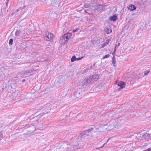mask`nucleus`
Masks as SVG:
<instances>
[{"label": "nucleus", "mask_w": 151, "mask_h": 151, "mask_svg": "<svg viewBox=\"0 0 151 151\" xmlns=\"http://www.w3.org/2000/svg\"><path fill=\"white\" fill-rule=\"evenodd\" d=\"M72 35L71 34L68 33L64 35L60 39L61 41L62 42L63 41V42L65 43V42H67L71 38Z\"/></svg>", "instance_id": "nucleus-1"}, {"label": "nucleus", "mask_w": 151, "mask_h": 151, "mask_svg": "<svg viewBox=\"0 0 151 151\" xmlns=\"http://www.w3.org/2000/svg\"><path fill=\"white\" fill-rule=\"evenodd\" d=\"M54 35L53 34L50 33H47L46 35L45 39L47 41H52Z\"/></svg>", "instance_id": "nucleus-2"}, {"label": "nucleus", "mask_w": 151, "mask_h": 151, "mask_svg": "<svg viewBox=\"0 0 151 151\" xmlns=\"http://www.w3.org/2000/svg\"><path fill=\"white\" fill-rule=\"evenodd\" d=\"M115 83L120 86L119 90L124 88L125 86V83L124 82L117 81H115Z\"/></svg>", "instance_id": "nucleus-3"}, {"label": "nucleus", "mask_w": 151, "mask_h": 151, "mask_svg": "<svg viewBox=\"0 0 151 151\" xmlns=\"http://www.w3.org/2000/svg\"><path fill=\"white\" fill-rule=\"evenodd\" d=\"M92 82L89 77L85 78L82 82V85L83 86H87L89 85L91 82Z\"/></svg>", "instance_id": "nucleus-4"}, {"label": "nucleus", "mask_w": 151, "mask_h": 151, "mask_svg": "<svg viewBox=\"0 0 151 151\" xmlns=\"http://www.w3.org/2000/svg\"><path fill=\"white\" fill-rule=\"evenodd\" d=\"M89 77L92 82H94L96 81L99 79V76L98 74H95Z\"/></svg>", "instance_id": "nucleus-5"}, {"label": "nucleus", "mask_w": 151, "mask_h": 151, "mask_svg": "<svg viewBox=\"0 0 151 151\" xmlns=\"http://www.w3.org/2000/svg\"><path fill=\"white\" fill-rule=\"evenodd\" d=\"M102 5L97 4L95 6V9L98 12H101L102 11Z\"/></svg>", "instance_id": "nucleus-6"}, {"label": "nucleus", "mask_w": 151, "mask_h": 151, "mask_svg": "<svg viewBox=\"0 0 151 151\" xmlns=\"http://www.w3.org/2000/svg\"><path fill=\"white\" fill-rule=\"evenodd\" d=\"M92 68V66H90V67H88L87 68H86L85 69H84L82 70L80 72V74H83V73H86L89 70H90Z\"/></svg>", "instance_id": "nucleus-7"}, {"label": "nucleus", "mask_w": 151, "mask_h": 151, "mask_svg": "<svg viewBox=\"0 0 151 151\" xmlns=\"http://www.w3.org/2000/svg\"><path fill=\"white\" fill-rule=\"evenodd\" d=\"M118 19L116 15H114L111 17H110L109 20L110 21H116Z\"/></svg>", "instance_id": "nucleus-8"}, {"label": "nucleus", "mask_w": 151, "mask_h": 151, "mask_svg": "<svg viewBox=\"0 0 151 151\" xmlns=\"http://www.w3.org/2000/svg\"><path fill=\"white\" fill-rule=\"evenodd\" d=\"M136 9V6L134 5H130L128 7V9L131 11H133Z\"/></svg>", "instance_id": "nucleus-9"}, {"label": "nucleus", "mask_w": 151, "mask_h": 151, "mask_svg": "<svg viewBox=\"0 0 151 151\" xmlns=\"http://www.w3.org/2000/svg\"><path fill=\"white\" fill-rule=\"evenodd\" d=\"M76 149V146H72L68 149V151H74Z\"/></svg>", "instance_id": "nucleus-10"}, {"label": "nucleus", "mask_w": 151, "mask_h": 151, "mask_svg": "<svg viewBox=\"0 0 151 151\" xmlns=\"http://www.w3.org/2000/svg\"><path fill=\"white\" fill-rule=\"evenodd\" d=\"M116 60L115 58V57L114 56L112 58V63L113 64V66L114 67H115L116 66Z\"/></svg>", "instance_id": "nucleus-11"}, {"label": "nucleus", "mask_w": 151, "mask_h": 151, "mask_svg": "<svg viewBox=\"0 0 151 151\" xmlns=\"http://www.w3.org/2000/svg\"><path fill=\"white\" fill-rule=\"evenodd\" d=\"M105 31L106 33L109 34L112 32V30L110 28H107L105 29Z\"/></svg>", "instance_id": "nucleus-12"}, {"label": "nucleus", "mask_w": 151, "mask_h": 151, "mask_svg": "<svg viewBox=\"0 0 151 151\" xmlns=\"http://www.w3.org/2000/svg\"><path fill=\"white\" fill-rule=\"evenodd\" d=\"M76 60V58L75 55H73L71 58V62H73Z\"/></svg>", "instance_id": "nucleus-13"}, {"label": "nucleus", "mask_w": 151, "mask_h": 151, "mask_svg": "<svg viewBox=\"0 0 151 151\" xmlns=\"http://www.w3.org/2000/svg\"><path fill=\"white\" fill-rule=\"evenodd\" d=\"M84 7L85 8H88V7H91V6L90 4H85L84 5Z\"/></svg>", "instance_id": "nucleus-14"}, {"label": "nucleus", "mask_w": 151, "mask_h": 151, "mask_svg": "<svg viewBox=\"0 0 151 151\" xmlns=\"http://www.w3.org/2000/svg\"><path fill=\"white\" fill-rule=\"evenodd\" d=\"M13 40L12 39H11L9 40V45H12L13 44Z\"/></svg>", "instance_id": "nucleus-15"}, {"label": "nucleus", "mask_w": 151, "mask_h": 151, "mask_svg": "<svg viewBox=\"0 0 151 151\" xmlns=\"http://www.w3.org/2000/svg\"><path fill=\"white\" fill-rule=\"evenodd\" d=\"M143 137L145 139H146L147 137H149V135L147 133H145L143 135Z\"/></svg>", "instance_id": "nucleus-16"}, {"label": "nucleus", "mask_w": 151, "mask_h": 151, "mask_svg": "<svg viewBox=\"0 0 151 151\" xmlns=\"http://www.w3.org/2000/svg\"><path fill=\"white\" fill-rule=\"evenodd\" d=\"M87 133V131H86V130L85 131H82L81 133H80L81 134L82 136L86 134Z\"/></svg>", "instance_id": "nucleus-17"}, {"label": "nucleus", "mask_w": 151, "mask_h": 151, "mask_svg": "<svg viewBox=\"0 0 151 151\" xmlns=\"http://www.w3.org/2000/svg\"><path fill=\"white\" fill-rule=\"evenodd\" d=\"M106 5H102V11L106 10V7H107Z\"/></svg>", "instance_id": "nucleus-18"}, {"label": "nucleus", "mask_w": 151, "mask_h": 151, "mask_svg": "<svg viewBox=\"0 0 151 151\" xmlns=\"http://www.w3.org/2000/svg\"><path fill=\"white\" fill-rule=\"evenodd\" d=\"M20 33L19 31H17L15 32V35L17 36H19L20 35Z\"/></svg>", "instance_id": "nucleus-19"}, {"label": "nucleus", "mask_w": 151, "mask_h": 151, "mask_svg": "<svg viewBox=\"0 0 151 151\" xmlns=\"http://www.w3.org/2000/svg\"><path fill=\"white\" fill-rule=\"evenodd\" d=\"M30 73V71H25L24 72L23 75H27L28 73Z\"/></svg>", "instance_id": "nucleus-20"}, {"label": "nucleus", "mask_w": 151, "mask_h": 151, "mask_svg": "<svg viewBox=\"0 0 151 151\" xmlns=\"http://www.w3.org/2000/svg\"><path fill=\"white\" fill-rule=\"evenodd\" d=\"M110 55L109 54L106 55L104 56L103 58V59H104L106 58H108L110 57Z\"/></svg>", "instance_id": "nucleus-21"}, {"label": "nucleus", "mask_w": 151, "mask_h": 151, "mask_svg": "<svg viewBox=\"0 0 151 151\" xmlns=\"http://www.w3.org/2000/svg\"><path fill=\"white\" fill-rule=\"evenodd\" d=\"M93 130V128H91L89 129H86V131H87V132H89L92 131Z\"/></svg>", "instance_id": "nucleus-22"}, {"label": "nucleus", "mask_w": 151, "mask_h": 151, "mask_svg": "<svg viewBox=\"0 0 151 151\" xmlns=\"http://www.w3.org/2000/svg\"><path fill=\"white\" fill-rule=\"evenodd\" d=\"M149 72H150L149 70H147L145 71V73H144L145 75L146 76V75H148Z\"/></svg>", "instance_id": "nucleus-23"}, {"label": "nucleus", "mask_w": 151, "mask_h": 151, "mask_svg": "<svg viewBox=\"0 0 151 151\" xmlns=\"http://www.w3.org/2000/svg\"><path fill=\"white\" fill-rule=\"evenodd\" d=\"M142 75L141 73H139L138 76V78H141L142 77Z\"/></svg>", "instance_id": "nucleus-24"}, {"label": "nucleus", "mask_w": 151, "mask_h": 151, "mask_svg": "<svg viewBox=\"0 0 151 151\" xmlns=\"http://www.w3.org/2000/svg\"><path fill=\"white\" fill-rule=\"evenodd\" d=\"M78 30H79V29H78V28L75 29L73 30V33H74V32H77Z\"/></svg>", "instance_id": "nucleus-25"}, {"label": "nucleus", "mask_w": 151, "mask_h": 151, "mask_svg": "<svg viewBox=\"0 0 151 151\" xmlns=\"http://www.w3.org/2000/svg\"><path fill=\"white\" fill-rule=\"evenodd\" d=\"M48 113V112H44L43 113H42L40 114V116H43V115H44V114H47Z\"/></svg>", "instance_id": "nucleus-26"}, {"label": "nucleus", "mask_w": 151, "mask_h": 151, "mask_svg": "<svg viewBox=\"0 0 151 151\" xmlns=\"http://www.w3.org/2000/svg\"><path fill=\"white\" fill-rule=\"evenodd\" d=\"M109 43V42L107 40H106L105 42L104 43V46H106V45H108V44Z\"/></svg>", "instance_id": "nucleus-27"}, {"label": "nucleus", "mask_w": 151, "mask_h": 151, "mask_svg": "<svg viewBox=\"0 0 151 151\" xmlns=\"http://www.w3.org/2000/svg\"><path fill=\"white\" fill-rule=\"evenodd\" d=\"M109 138L108 139L107 141L106 142V143H104V144H103V146L101 147H103L104 145L106 144L109 141Z\"/></svg>", "instance_id": "nucleus-28"}, {"label": "nucleus", "mask_w": 151, "mask_h": 151, "mask_svg": "<svg viewBox=\"0 0 151 151\" xmlns=\"http://www.w3.org/2000/svg\"><path fill=\"white\" fill-rule=\"evenodd\" d=\"M83 58V57H81V58H78L77 59L76 58V60H79Z\"/></svg>", "instance_id": "nucleus-29"}, {"label": "nucleus", "mask_w": 151, "mask_h": 151, "mask_svg": "<svg viewBox=\"0 0 151 151\" xmlns=\"http://www.w3.org/2000/svg\"><path fill=\"white\" fill-rule=\"evenodd\" d=\"M120 45V43H119L118 44V46H119Z\"/></svg>", "instance_id": "nucleus-30"}]
</instances>
